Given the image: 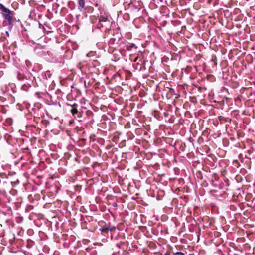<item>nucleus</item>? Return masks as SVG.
I'll use <instances>...</instances> for the list:
<instances>
[{"mask_svg": "<svg viewBox=\"0 0 255 255\" xmlns=\"http://www.w3.org/2000/svg\"><path fill=\"white\" fill-rule=\"evenodd\" d=\"M25 64L26 65L25 69H22L17 72V78L19 81L23 82L21 89L25 91H28L31 87L35 77L30 73L31 70L34 71L32 63L26 60L25 61Z\"/></svg>", "mask_w": 255, "mask_h": 255, "instance_id": "nucleus-1", "label": "nucleus"}, {"mask_svg": "<svg viewBox=\"0 0 255 255\" xmlns=\"http://www.w3.org/2000/svg\"><path fill=\"white\" fill-rule=\"evenodd\" d=\"M126 44V49L128 51L131 50V49L133 47H135V48H137V47L135 46V45L133 43H127Z\"/></svg>", "mask_w": 255, "mask_h": 255, "instance_id": "nucleus-8", "label": "nucleus"}, {"mask_svg": "<svg viewBox=\"0 0 255 255\" xmlns=\"http://www.w3.org/2000/svg\"><path fill=\"white\" fill-rule=\"evenodd\" d=\"M71 107L70 110L72 116L75 119H77L79 121H81L83 117H84V111L86 107L81 106L78 104L74 103L73 105L68 104Z\"/></svg>", "mask_w": 255, "mask_h": 255, "instance_id": "nucleus-2", "label": "nucleus"}, {"mask_svg": "<svg viewBox=\"0 0 255 255\" xmlns=\"http://www.w3.org/2000/svg\"><path fill=\"white\" fill-rule=\"evenodd\" d=\"M34 52L40 56H42L44 53L43 51V49L41 47H37L35 48Z\"/></svg>", "mask_w": 255, "mask_h": 255, "instance_id": "nucleus-7", "label": "nucleus"}, {"mask_svg": "<svg viewBox=\"0 0 255 255\" xmlns=\"http://www.w3.org/2000/svg\"><path fill=\"white\" fill-rule=\"evenodd\" d=\"M35 94V95H37L38 97H40V96H39L40 93L39 92H36Z\"/></svg>", "mask_w": 255, "mask_h": 255, "instance_id": "nucleus-11", "label": "nucleus"}, {"mask_svg": "<svg viewBox=\"0 0 255 255\" xmlns=\"http://www.w3.org/2000/svg\"><path fill=\"white\" fill-rule=\"evenodd\" d=\"M0 9L2 12V15L4 18V24L9 25V27L14 21V12L6 8L3 4L0 3Z\"/></svg>", "mask_w": 255, "mask_h": 255, "instance_id": "nucleus-3", "label": "nucleus"}, {"mask_svg": "<svg viewBox=\"0 0 255 255\" xmlns=\"http://www.w3.org/2000/svg\"><path fill=\"white\" fill-rule=\"evenodd\" d=\"M89 53L87 54V56L88 57V56H89Z\"/></svg>", "mask_w": 255, "mask_h": 255, "instance_id": "nucleus-12", "label": "nucleus"}, {"mask_svg": "<svg viewBox=\"0 0 255 255\" xmlns=\"http://www.w3.org/2000/svg\"><path fill=\"white\" fill-rule=\"evenodd\" d=\"M84 114L85 113L86 116L90 117V116H92L93 115V112L89 110H87L86 108V110H84ZM83 118H85V117Z\"/></svg>", "mask_w": 255, "mask_h": 255, "instance_id": "nucleus-10", "label": "nucleus"}, {"mask_svg": "<svg viewBox=\"0 0 255 255\" xmlns=\"http://www.w3.org/2000/svg\"><path fill=\"white\" fill-rule=\"evenodd\" d=\"M85 2L84 0H79L78 1V8L81 11L84 7Z\"/></svg>", "mask_w": 255, "mask_h": 255, "instance_id": "nucleus-9", "label": "nucleus"}, {"mask_svg": "<svg viewBox=\"0 0 255 255\" xmlns=\"http://www.w3.org/2000/svg\"><path fill=\"white\" fill-rule=\"evenodd\" d=\"M6 34L7 35H9V33H8V32H6Z\"/></svg>", "mask_w": 255, "mask_h": 255, "instance_id": "nucleus-13", "label": "nucleus"}, {"mask_svg": "<svg viewBox=\"0 0 255 255\" xmlns=\"http://www.w3.org/2000/svg\"><path fill=\"white\" fill-rule=\"evenodd\" d=\"M115 227L110 225H106L102 227L99 229V231L102 233L106 234L108 233L109 231H112L115 229Z\"/></svg>", "mask_w": 255, "mask_h": 255, "instance_id": "nucleus-6", "label": "nucleus"}, {"mask_svg": "<svg viewBox=\"0 0 255 255\" xmlns=\"http://www.w3.org/2000/svg\"><path fill=\"white\" fill-rule=\"evenodd\" d=\"M97 25L98 28L101 31L107 32V31L109 30L108 27L110 26V22L108 19V15L107 14L101 15Z\"/></svg>", "mask_w": 255, "mask_h": 255, "instance_id": "nucleus-4", "label": "nucleus"}, {"mask_svg": "<svg viewBox=\"0 0 255 255\" xmlns=\"http://www.w3.org/2000/svg\"><path fill=\"white\" fill-rule=\"evenodd\" d=\"M111 41L114 44L121 45L124 43L125 39L123 37L121 33H113V37L111 38Z\"/></svg>", "mask_w": 255, "mask_h": 255, "instance_id": "nucleus-5", "label": "nucleus"}]
</instances>
